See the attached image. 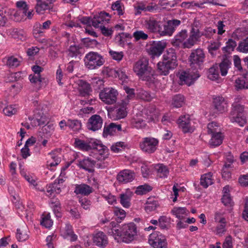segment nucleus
I'll return each mask as SVG.
<instances>
[{
	"label": "nucleus",
	"mask_w": 248,
	"mask_h": 248,
	"mask_svg": "<svg viewBox=\"0 0 248 248\" xmlns=\"http://www.w3.org/2000/svg\"><path fill=\"white\" fill-rule=\"evenodd\" d=\"M105 230L118 242L123 241L126 243L133 241L137 234V227L133 222L124 224L119 229V225L115 221H111L105 226Z\"/></svg>",
	"instance_id": "f257e3e1"
},
{
	"label": "nucleus",
	"mask_w": 248,
	"mask_h": 248,
	"mask_svg": "<svg viewBox=\"0 0 248 248\" xmlns=\"http://www.w3.org/2000/svg\"><path fill=\"white\" fill-rule=\"evenodd\" d=\"M178 65L177 56L174 49H168L163 54L161 61L157 64V71L161 76H167Z\"/></svg>",
	"instance_id": "f03ea898"
},
{
	"label": "nucleus",
	"mask_w": 248,
	"mask_h": 248,
	"mask_svg": "<svg viewBox=\"0 0 248 248\" xmlns=\"http://www.w3.org/2000/svg\"><path fill=\"white\" fill-rule=\"evenodd\" d=\"M133 70L143 80L149 81L151 78L152 68L149 66L148 61L146 59L137 61L133 67Z\"/></svg>",
	"instance_id": "7ed1b4c3"
},
{
	"label": "nucleus",
	"mask_w": 248,
	"mask_h": 248,
	"mask_svg": "<svg viewBox=\"0 0 248 248\" xmlns=\"http://www.w3.org/2000/svg\"><path fill=\"white\" fill-rule=\"evenodd\" d=\"M85 64L89 69H95L102 66L105 62L103 57L97 52H90L85 57Z\"/></svg>",
	"instance_id": "20e7f679"
},
{
	"label": "nucleus",
	"mask_w": 248,
	"mask_h": 248,
	"mask_svg": "<svg viewBox=\"0 0 248 248\" xmlns=\"http://www.w3.org/2000/svg\"><path fill=\"white\" fill-rule=\"evenodd\" d=\"M118 92L117 90L112 87L103 88L99 93V98L105 104H113L117 100Z\"/></svg>",
	"instance_id": "39448f33"
},
{
	"label": "nucleus",
	"mask_w": 248,
	"mask_h": 248,
	"mask_svg": "<svg viewBox=\"0 0 248 248\" xmlns=\"http://www.w3.org/2000/svg\"><path fill=\"white\" fill-rule=\"evenodd\" d=\"M158 144V139L151 137H146L140 142V147L143 152L151 154L155 152Z\"/></svg>",
	"instance_id": "423d86ee"
},
{
	"label": "nucleus",
	"mask_w": 248,
	"mask_h": 248,
	"mask_svg": "<svg viewBox=\"0 0 248 248\" xmlns=\"http://www.w3.org/2000/svg\"><path fill=\"white\" fill-rule=\"evenodd\" d=\"M200 77L197 71L188 70L183 71L179 73L180 84L190 86Z\"/></svg>",
	"instance_id": "0eeeda50"
},
{
	"label": "nucleus",
	"mask_w": 248,
	"mask_h": 248,
	"mask_svg": "<svg viewBox=\"0 0 248 248\" xmlns=\"http://www.w3.org/2000/svg\"><path fill=\"white\" fill-rule=\"evenodd\" d=\"M148 242L154 248H167V242L165 236L158 231L151 233Z\"/></svg>",
	"instance_id": "6e6552de"
},
{
	"label": "nucleus",
	"mask_w": 248,
	"mask_h": 248,
	"mask_svg": "<svg viewBox=\"0 0 248 248\" xmlns=\"http://www.w3.org/2000/svg\"><path fill=\"white\" fill-rule=\"evenodd\" d=\"M177 124L179 128L185 134L191 133L195 129V126L192 124V121L189 115L180 116L177 120Z\"/></svg>",
	"instance_id": "1a4fd4ad"
},
{
	"label": "nucleus",
	"mask_w": 248,
	"mask_h": 248,
	"mask_svg": "<svg viewBox=\"0 0 248 248\" xmlns=\"http://www.w3.org/2000/svg\"><path fill=\"white\" fill-rule=\"evenodd\" d=\"M205 53L202 49L198 48L192 50L188 60L191 67H200L205 59Z\"/></svg>",
	"instance_id": "9d476101"
},
{
	"label": "nucleus",
	"mask_w": 248,
	"mask_h": 248,
	"mask_svg": "<svg viewBox=\"0 0 248 248\" xmlns=\"http://www.w3.org/2000/svg\"><path fill=\"white\" fill-rule=\"evenodd\" d=\"M188 34L186 30H182L179 31L171 41L172 45L176 47L190 48L187 44Z\"/></svg>",
	"instance_id": "9b49d317"
},
{
	"label": "nucleus",
	"mask_w": 248,
	"mask_h": 248,
	"mask_svg": "<svg viewBox=\"0 0 248 248\" xmlns=\"http://www.w3.org/2000/svg\"><path fill=\"white\" fill-rule=\"evenodd\" d=\"M181 23V21L178 19H173L168 21L167 24H162L160 30L159 35L161 36H171L176 28Z\"/></svg>",
	"instance_id": "f8f14e48"
},
{
	"label": "nucleus",
	"mask_w": 248,
	"mask_h": 248,
	"mask_svg": "<svg viewBox=\"0 0 248 248\" xmlns=\"http://www.w3.org/2000/svg\"><path fill=\"white\" fill-rule=\"evenodd\" d=\"M162 24L160 21L150 17L145 20L144 25L149 32L159 34Z\"/></svg>",
	"instance_id": "ddd939ff"
},
{
	"label": "nucleus",
	"mask_w": 248,
	"mask_h": 248,
	"mask_svg": "<svg viewBox=\"0 0 248 248\" xmlns=\"http://www.w3.org/2000/svg\"><path fill=\"white\" fill-rule=\"evenodd\" d=\"M103 123V119L100 115L94 114L88 119L87 127L88 129L95 131L101 128Z\"/></svg>",
	"instance_id": "4468645a"
},
{
	"label": "nucleus",
	"mask_w": 248,
	"mask_h": 248,
	"mask_svg": "<svg viewBox=\"0 0 248 248\" xmlns=\"http://www.w3.org/2000/svg\"><path fill=\"white\" fill-rule=\"evenodd\" d=\"M166 44L161 41H153L148 48V53L152 57H158L163 52Z\"/></svg>",
	"instance_id": "2eb2a0df"
},
{
	"label": "nucleus",
	"mask_w": 248,
	"mask_h": 248,
	"mask_svg": "<svg viewBox=\"0 0 248 248\" xmlns=\"http://www.w3.org/2000/svg\"><path fill=\"white\" fill-rule=\"evenodd\" d=\"M110 17L111 16L108 13L102 11L94 16L93 18L92 26L96 28H100L101 26H103L104 22L108 23Z\"/></svg>",
	"instance_id": "dca6fc26"
},
{
	"label": "nucleus",
	"mask_w": 248,
	"mask_h": 248,
	"mask_svg": "<svg viewBox=\"0 0 248 248\" xmlns=\"http://www.w3.org/2000/svg\"><path fill=\"white\" fill-rule=\"evenodd\" d=\"M93 244L100 248H105L108 244L107 235L102 232L98 231L93 234Z\"/></svg>",
	"instance_id": "f3484780"
},
{
	"label": "nucleus",
	"mask_w": 248,
	"mask_h": 248,
	"mask_svg": "<svg viewBox=\"0 0 248 248\" xmlns=\"http://www.w3.org/2000/svg\"><path fill=\"white\" fill-rule=\"evenodd\" d=\"M135 178L133 171L129 170H124L121 171L117 176V180L124 184L132 181Z\"/></svg>",
	"instance_id": "a211bd4d"
},
{
	"label": "nucleus",
	"mask_w": 248,
	"mask_h": 248,
	"mask_svg": "<svg viewBox=\"0 0 248 248\" xmlns=\"http://www.w3.org/2000/svg\"><path fill=\"white\" fill-rule=\"evenodd\" d=\"M96 161L91 158L87 157L79 161L78 166L81 169L92 173L94 172Z\"/></svg>",
	"instance_id": "6ab92c4d"
},
{
	"label": "nucleus",
	"mask_w": 248,
	"mask_h": 248,
	"mask_svg": "<svg viewBox=\"0 0 248 248\" xmlns=\"http://www.w3.org/2000/svg\"><path fill=\"white\" fill-rule=\"evenodd\" d=\"M213 105L217 112L222 113L228 108L227 101L222 96H217L214 98Z\"/></svg>",
	"instance_id": "aec40b11"
},
{
	"label": "nucleus",
	"mask_w": 248,
	"mask_h": 248,
	"mask_svg": "<svg viewBox=\"0 0 248 248\" xmlns=\"http://www.w3.org/2000/svg\"><path fill=\"white\" fill-rule=\"evenodd\" d=\"M202 37L201 32L198 29L192 27L190 30L189 37L187 38V44L190 48L194 46L197 42L200 41Z\"/></svg>",
	"instance_id": "412c9836"
},
{
	"label": "nucleus",
	"mask_w": 248,
	"mask_h": 248,
	"mask_svg": "<svg viewBox=\"0 0 248 248\" xmlns=\"http://www.w3.org/2000/svg\"><path fill=\"white\" fill-rule=\"evenodd\" d=\"M93 191V188L86 184H77L75 185L74 192L78 195L88 196Z\"/></svg>",
	"instance_id": "4be33fe9"
},
{
	"label": "nucleus",
	"mask_w": 248,
	"mask_h": 248,
	"mask_svg": "<svg viewBox=\"0 0 248 248\" xmlns=\"http://www.w3.org/2000/svg\"><path fill=\"white\" fill-rule=\"evenodd\" d=\"M61 233L64 238H70L72 241H75L77 239V235L74 234L72 226L69 223L65 224L64 227L61 229Z\"/></svg>",
	"instance_id": "5701e85b"
},
{
	"label": "nucleus",
	"mask_w": 248,
	"mask_h": 248,
	"mask_svg": "<svg viewBox=\"0 0 248 248\" xmlns=\"http://www.w3.org/2000/svg\"><path fill=\"white\" fill-rule=\"evenodd\" d=\"M74 146L79 150L86 151L92 150V147H93L92 139L85 141L78 138L75 139Z\"/></svg>",
	"instance_id": "b1692460"
},
{
	"label": "nucleus",
	"mask_w": 248,
	"mask_h": 248,
	"mask_svg": "<svg viewBox=\"0 0 248 248\" xmlns=\"http://www.w3.org/2000/svg\"><path fill=\"white\" fill-rule=\"evenodd\" d=\"M122 130L121 125L112 123L108 125H105L103 130V136L108 137V135H113L117 131Z\"/></svg>",
	"instance_id": "393cba45"
},
{
	"label": "nucleus",
	"mask_w": 248,
	"mask_h": 248,
	"mask_svg": "<svg viewBox=\"0 0 248 248\" xmlns=\"http://www.w3.org/2000/svg\"><path fill=\"white\" fill-rule=\"evenodd\" d=\"M232 65L231 59L230 57L225 55L223 56V60L219 63L218 68L220 69L221 75L225 76L228 73V69L231 67Z\"/></svg>",
	"instance_id": "a878e982"
},
{
	"label": "nucleus",
	"mask_w": 248,
	"mask_h": 248,
	"mask_svg": "<svg viewBox=\"0 0 248 248\" xmlns=\"http://www.w3.org/2000/svg\"><path fill=\"white\" fill-rule=\"evenodd\" d=\"M78 85V91L81 96L86 97L90 95L92 89L90 84L85 81L80 80Z\"/></svg>",
	"instance_id": "bb28decb"
},
{
	"label": "nucleus",
	"mask_w": 248,
	"mask_h": 248,
	"mask_svg": "<svg viewBox=\"0 0 248 248\" xmlns=\"http://www.w3.org/2000/svg\"><path fill=\"white\" fill-rule=\"evenodd\" d=\"M34 118L35 121L31 122L33 126L45 125L48 122L46 117L41 111L35 113Z\"/></svg>",
	"instance_id": "cd10ccee"
},
{
	"label": "nucleus",
	"mask_w": 248,
	"mask_h": 248,
	"mask_svg": "<svg viewBox=\"0 0 248 248\" xmlns=\"http://www.w3.org/2000/svg\"><path fill=\"white\" fill-rule=\"evenodd\" d=\"M212 176V172H208L202 175L200 178V185L204 188H206L209 186L212 185L214 183Z\"/></svg>",
	"instance_id": "c85d7f7f"
},
{
	"label": "nucleus",
	"mask_w": 248,
	"mask_h": 248,
	"mask_svg": "<svg viewBox=\"0 0 248 248\" xmlns=\"http://www.w3.org/2000/svg\"><path fill=\"white\" fill-rule=\"evenodd\" d=\"M50 158L46 162V166L48 169L53 170V167L59 165L61 161V158L56 154L51 152L48 154Z\"/></svg>",
	"instance_id": "c756f323"
},
{
	"label": "nucleus",
	"mask_w": 248,
	"mask_h": 248,
	"mask_svg": "<svg viewBox=\"0 0 248 248\" xmlns=\"http://www.w3.org/2000/svg\"><path fill=\"white\" fill-rule=\"evenodd\" d=\"M126 108L127 106L121 103L112 111L113 114L115 115V119H121L124 118L127 115Z\"/></svg>",
	"instance_id": "7c9ffc66"
},
{
	"label": "nucleus",
	"mask_w": 248,
	"mask_h": 248,
	"mask_svg": "<svg viewBox=\"0 0 248 248\" xmlns=\"http://www.w3.org/2000/svg\"><path fill=\"white\" fill-rule=\"evenodd\" d=\"M92 143L93 146L92 149H96L101 155H108V148L101 143L100 141L92 139Z\"/></svg>",
	"instance_id": "2f4dec72"
},
{
	"label": "nucleus",
	"mask_w": 248,
	"mask_h": 248,
	"mask_svg": "<svg viewBox=\"0 0 248 248\" xmlns=\"http://www.w3.org/2000/svg\"><path fill=\"white\" fill-rule=\"evenodd\" d=\"M154 168L157 172V176L160 178H166L169 174V170L168 167L163 164L155 165Z\"/></svg>",
	"instance_id": "473e14b6"
},
{
	"label": "nucleus",
	"mask_w": 248,
	"mask_h": 248,
	"mask_svg": "<svg viewBox=\"0 0 248 248\" xmlns=\"http://www.w3.org/2000/svg\"><path fill=\"white\" fill-rule=\"evenodd\" d=\"M81 45H71L68 49V56L72 58H76L79 55L81 56L83 53Z\"/></svg>",
	"instance_id": "72a5a7b5"
},
{
	"label": "nucleus",
	"mask_w": 248,
	"mask_h": 248,
	"mask_svg": "<svg viewBox=\"0 0 248 248\" xmlns=\"http://www.w3.org/2000/svg\"><path fill=\"white\" fill-rule=\"evenodd\" d=\"M35 6L36 11L39 14H42L43 11L52 8L51 4L49 2L43 1V0H36Z\"/></svg>",
	"instance_id": "f704fd0d"
},
{
	"label": "nucleus",
	"mask_w": 248,
	"mask_h": 248,
	"mask_svg": "<svg viewBox=\"0 0 248 248\" xmlns=\"http://www.w3.org/2000/svg\"><path fill=\"white\" fill-rule=\"evenodd\" d=\"M207 78L213 81L217 80L219 78L218 66L217 64L213 65L208 69Z\"/></svg>",
	"instance_id": "c9c22d12"
},
{
	"label": "nucleus",
	"mask_w": 248,
	"mask_h": 248,
	"mask_svg": "<svg viewBox=\"0 0 248 248\" xmlns=\"http://www.w3.org/2000/svg\"><path fill=\"white\" fill-rule=\"evenodd\" d=\"M171 213L178 219L182 220L184 218V215H187L189 212L186 207H174Z\"/></svg>",
	"instance_id": "e433bc0d"
},
{
	"label": "nucleus",
	"mask_w": 248,
	"mask_h": 248,
	"mask_svg": "<svg viewBox=\"0 0 248 248\" xmlns=\"http://www.w3.org/2000/svg\"><path fill=\"white\" fill-rule=\"evenodd\" d=\"M11 35L15 39H17L22 41H25L27 38V33L22 30L14 29L11 31Z\"/></svg>",
	"instance_id": "4c0bfd02"
},
{
	"label": "nucleus",
	"mask_w": 248,
	"mask_h": 248,
	"mask_svg": "<svg viewBox=\"0 0 248 248\" xmlns=\"http://www.w3.org/2000/svg\"><path fill=\"white\" fill-rule=\"evenodd\" d=\"M223 141V137L221 132L216 134L211 135V139L210 141V145L214 147L220 145Z\"/></svg>",
	"instance_id": "58836bf2"
},
{
	"label": "nucleus",
	"mask_w": 248,
	"mask_h": 248,
	"mask_svg": "<svg viewBox=\"0 0 248 248\" xmlns=\"http://www.w3.org/2000/svg\"><path fill=\"white\" fill-rule=\"evenodd\" d=\"M184 96L180 94L174 95L172 99L171 106L173 108H178L182 107L184 103Z\"/></svg>",
	"instance_id": "ea45409f"
},
{
	"label": "nucleus",
	"mask_w": 248,
	"mask_h": 248,
	"mask_svg": "<svg viewBox=\"0 0 248 248\" xmlns=\"http://www.w3.org/2000/svg\"><path fill=\"white\" fill-rule=\"evenodd\" d=\"M5 59L6 60V65L10 68L17 67L20 64V61L18 59L13 56L6 57Z\"/></svg>",
	"instance_id": "a19ab883"
},
{
	"label": "nucleus",
	"mask_w": 248,
	"mask_h": 248,
	"mask_svg": "<svg viewBox=\"0 0 248 248\" xmlns=\"http://www.w3.org/2000/svg\"><path fill=\"white\" fill-rule=\"evenodd\" d=\"M120 202L122 205L126 208H128L131 205V198L129 195L126 193H122L120 195Z\"/></svg>",
	"instance_id": "79ce46f5"
},
{
	"label": "nucleus",
	"mask_w": 248,
	"mask_h": 248,
	"mask_svg": "<svg viewBox=\"0 0 248 248\" xmlns=\"http://www.w3.org/2000/svg\"><path fill=\"white\" fill-rule=\"evenodd\" d=\"M17 233L16 237L18 241L23 242L27 240L29 238V235L27 233V231L26 228H23L17 229Z\"/></svg>",
	"instance_id": "37998d69"
},
{
	"label": "nucleus",
	"mask_w": 248,
	"mask_h": 248,
	"mask_svg": "<svg viewBox=\"0 0 248 248\" xmlns=\"http://www.w3.org/2000/svg\"><path fill=\"white\" fill-rule=\"evenodd\" d=\"M207 132L211 135L220 133V130L217 123L212 122L207 125Z\"/></svg>",
	"instance_id": "c03bdc74"
},
{
	"label": "nucleus",
	"mask_w": 248,
	"mask_h": 248,
	"mask_svg": "<svg viewBox=\"0 0 248 248\" xmlns=\"http://www.w3.org/2000/svg\"><path fill=\"white\" fill-rule=\"evenodd\" d=\"M113 212L115 216L117 217V222H121L125 217L126 212L121 208L115 207L113 209Z\"/></svg>",
	"instance_id": "a18cd8bd"
},
{
	"label": "nucleus",
	"mask_w": 248,
	"mask_h": 248,
	"mask_svg": "<svg viewBox=\"0 0 248 248\" xmlns=\"http://www.w3.org/2000/svg\"><path fill=\"white\" fill-rule=\"evenodd\" d=\"M232 115H243L242 114L244 110V106L243 105L234 102L232 104Z\"/></svg>",
	"instance_id": "49530a36"
},
{
	"label": "nucleus",
	"mask_w": 248,
	"mask_h": 248,
	"mask_svg": "<svg viewBox=\"0 0 248 248\" xmlns=\"http://www.w3.org/2000/svg\"><path fill=\"white\" fill-rule=\"evenodd\" d=\"M137 95L140 99L148 102L151 101L154 98L149 92L144 90H140Z\"/></svg>",
	"instance_id": "de8ad7c7"
},
{
	"label": "nucleus",
	"mask_w": 248,
	"mask_h": 248,
	"mask_svg": "<svg viewBox=\"0 0 248 248\" xmlns=\"http://www.w3.org/2000/svg\"><path fill=\"white\" fill-rule=\"evenodd\" d=\"M236 42L232 39H229L226 42V46L222 48L224 52L230 53L232 51L236 46Z\"/></svg>",
	"instance_id": "09e8293b"
},
{
	"label": "nucleus",
	"mask_w": 248,
	"mask_h": 248,
	"mask_svg": "<svg viewBox=\"0 0 248 248\" xmlns=\"http://www.w3.org/2000/svg\"><path fill=\"white\" fill-rule=\"evenodd\" d=\"M152 190V187L148 185H144L139 186L136 190V193L137 195H142L146 194Z\"/></svg>",
	"instance_id": "8fccbe9b"
},
{
	"label": "nucleus",
	"mask_w": 248,
	"mask_h": 248,
	"mask_svg": "<svg viewBox=\"0 0 248 248\" xmlns=\"http://www.w3.org/2000/svg\"><path fill=\"white\" fill-rule=\"evenodd\" d=\"M68 127L74 131L78 130L81 128V123L78 120H68Z\"/></svg>",
	"instance_id": "3c124183"
},
{
	"label": "nucleus",
	"mask_w": 248,
	"mask_h": 248,
	"mask_svg": "<svg viewBox=\"0 0 248 248\" xmlns=\"http://www.w3.org/2000/svg\"><path fill=\"white\" fill-rule=\"evenodd\" d=\"M225 212L222 209L217 211L215 213L214 219L217 223H227L226 218L224 217Z\"/></svg>",
	"instance_id": "603ef678"
},
{
	"label": "nucleus",
	"mask_w": 248,
	"mask_h": 248,
	"mask_svg": "<svg viewBox=\"0 0 248 248\" xmlns=\"http://www.w3.org/2000/svg\"><path fill=\"white\" fill-rule=\"evenodd\" d=\"M231 121L232 122H235L238 124L240 126H243L246 123V117L243 115H233L231 118Z\"/></svg>",
	"instance_id": "864d4df0"
},
{
	"label": "nucleus",
	"mask_w": 248,
	"mask_h": 248,
	"mask_svg": "<svg viewBox=\"0 0 248 248\" xmlns=\"http://www.w3.org/2000/svg\"><path fill=\"white\" fill-rule=\"evenodd\" d=\"M220 43L218 42H214L211 43L208 46V50L209 53L212 56H215L216 55L217 51L220 47Z\"/></svg>",
	"instance_id": "5fc2aeb1"
},
{
	"label": "nucleus",
	"mask_w": 248,
	"mask_h": 248,
	"mask_svg": "<svg viewBox=\"0 0 248 248\" xmlns=\"http://www.w3.org/2000/svg\"><path fill=\"white\" fill-rule=\"evenodd\" d=\"M237 50L243 53L248 52V37L239 43Z\"/></svg>",
	"instance_id": "6e6d98bb"
},
{
	"label": "nucleus",
	"mask_w": 248,
	"mask_h": 248,
	"mask_svg": "<svg viewBox=\"0 0 248 248\" xmlns=\"http://www.w3.org/2000/svg\"><path fill=\"white\" fill-rule=\"evenodd\" d=\"M215 29L211 27H206L201 32L202 36H203L207 39H211L216 33Z\"/></svg>",
	"instance_id": "4d7b16f0"
},
{
	"label": "nucleus",
	"mask_w": 248,
	"mask_h": 248,
	"mask_svg": "<svg viewBox=\"0 0 248 248\" xmlns=\"http://www.w3.org/2000/svg\"><path fill=\"white\" fill-rule=\"evenodd\" d=\"M44 31L41 28V25L40 23H36L33 27V35L34 37L37 38L43 35Z\"/></svg>",
	"instance_id": "13d9d810"
},
{
	"label": "nucleus",
	"mask_w": 248,
	"mask_h": 248,
	"mask_svg": "<svg viewBox=\"0 0 248 248\" xmlns=\"http://www.w3.org/2000/svg\"><path fill=\"white\" fill-rule=\"evenodd\" d=\"M41 224L44 226L46 228H50L52 226L53 224V221L50 219V215L47 214L46 216L43 217L42 218V220L41 221Z\"/></svg>",
	"instance_id": "bf43d9fd"
},
{
	"label": "nucleus",
	"mask_w": 248,
	"mask_h": 248,
	"mask_svg": "<svg viewBox=\"0 0 248 248\" xmlns=\"http://www.w3.org/2000/svg\"><path fill=\"white\" fill-rule=\"evenodd\" d=\"M222 202L226 206L232 207L233 205V202L230 196V194H224L221 199Z\"/></svg>",
	"instance_id": "052dcab7"
},
{
	"label": "nucleus",
	"mask_w": 248,
	"mask_h": 248,
	"mask_svg": "<svg viewBox=\"0 0 248 248\" xmlns=\"http://www.w3.org/2000/svg\"><path fill=\"white\" fill-rule=\"evenodd\" d=\"M235 87L238 89H248V81L246 82L243 78H239L235 80Z\"/></svg>",
	"instance_id": "680f3d73"
},
{
	"label": "nucleus",
	"mask_w": 248,
	"mask_h": 248,
	"mask_svg": "<svg viewBox=\"0 0 248 248\" xmlns=\"http://www.w3.org/2000/svg\"><path fill=\"white\" fill-rule=\"evenodd\" d=\"M125 147L124 142L120 141L113 144L111 146V150L114 153H119Z\"/></svg>",
	"instance_id": "e2e57ef3"
},
{
	"label": "nucleus",
	"mask_w": 248,
	"mask_h": 248,
	"mask_svg": "<svg viewBox=\"0 0 248 248\" xmlns=\"http://www.w3.org/2000/svg\"><path fill=\"white\" fill-rule=\"evenodd\" d=\"M158 206V202L156 201H154L152 202L148 201L145 206V210L147 212H150L155 210Z\"/></svg>",
	"instance_id": "0e129e2a"
},
{
	"label": "nucleus",
	"mask_w": 248,
	"mask_h": 248,
	"mask_svg": "<svg viewBox=\"0 0 248 248\" xmlns=\"http://www.w3.org/2000/svg\"><path fill=\"white\" fill-rule=\"evenodd\" d=\"M133 37L137 41L140 40H145L148 39V35L142 31H137L134 32Z\"/></svg>",
	"instance_id": "69168bd1"
},
{
	"label": "nucleus",
	"mask_w": 248,
	"mask_h": 248,
	"mask_svg": "<svg viewBox=\"0 0 248 248\" xmlns=\"http://www.w3.org/2000/svg\"><path fill=\"white\" fill-rule=\"evenodd\" d=\"M109 54L113 60L117 61H120L124 57V53L122 51L117 52L110 50L109 51Z\"/></svg>",
	"instance_id": "338daca9"
},
{
	"label": "nucleus",
	"mask_w": 248,
	"mask_h": 248,
	"mask_svg": "<svg viewBox=\"0 0 248 248\" xmlns=\"http://www.w3.org/2000/svg\"><path fill=\"white\" fill-rule=\"evenodd\" d=\"M102 196L109 204L112 205L116 203L117 200L116 197L110 193L107 194H102Z\"/></svg>",
	"instance_id": "774afa93"
}]
</instances>
